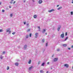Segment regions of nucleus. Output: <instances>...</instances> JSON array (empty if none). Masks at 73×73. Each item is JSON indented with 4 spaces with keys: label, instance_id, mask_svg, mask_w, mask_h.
<instances>
[{
    "label": "nucleus",
    "instance_id": "nucleus-1",
    "mask_svg": "<svg viewBox=\"0 0 73 73\" xmlns=\"http://www.w3.org/2000/svg\"><path fill=\"white\" fill-rule=\"evenodd\" d=\"M61 37L62 38H64V33H63L61 35Z\"/></svg>",
    "mask_w": 73,
    "mask_h": 73
},
{
    "label": "nucleus",
    "instance_id": "nucleus-2",
    "mask_svg": "<svg viewBox=\"0 0 73 73\" xmlns=\"http://www.w3.org/2000/svg\"><path fill=\"white\" fill-rule=\"evenodd\" d=\"M53 11H54V10L53 9H52L51 10H49L48 11L49 12H53Z\"/></svg>",
    "mask_w": 73,
    "mask_h": 73
},
{
    "label": "nucleus",
    "instance_id": "nucleus-3",
    "mask_svg": "<svg viewBox=\"0 0 73 73\" xmlns=\"http://www.w3.org/2000/svg\"><path fill=\"white\" fill-rule=\"evenodd\" d=\"M24 48V49H27V45L25 44V45Z\"/></svg>",
    "mask_w": 73,
    "mask_h": 73
},
{
    "label": "nucleus",
    "instance_id": "nucleus-4",
    "mask_svg": "<svg viewBox=\"0 0 73 73\" xmlns=\"http://www.w3.org/2000/svg\"><path fill=\"white\" fill-rule=\"evenodd\" d=\"M64 66H65V67H66L67 68H68V67H69V65L67 64H64Z\"/></svg>",
    "mask_w": 73,
    "mask_h": 73
},
{
    "label": "nucleus",
    "instance_id": "nucleus-5",
    "mask_svg": "<svg viewBox=\"0 0 73 73\" xmlns=\"http://www.w3.org/2000/svg\"><path fill=\"white\" fill-rule=\"evenodd\" d=\"M58 60V58H55L54 60V62H56V61H57Z\"/></svg>",
    "mask_w": 73,
    "mask_h": 73
},
{
    "label": "nucleus",
    "instance_id": "nucleus-6",
    "mask_svg": "<svg viewBox=\"0 0 73 73\" xmlns=\"http://www.w3.org/2000/svg\"><path fill=\"white\" fill-rule=\"evenodd\" d=\"M42 3V1L41 0H39V4H41Z\"/></svg>",
    "mask_w": 73,
    "mask_h": 73
},
{
    "label": "nucleus",
    "instance_id": "nucleus-7",
    "mask_svg": "<svg viewBox=\"0 0 73 73\" xmlns=\"http://www.w3.org/2000/svg\"><path fill=\"white\" fill-rule=\"evenodd\" d=\"M33 68V66H31L29 68V70H31V69H32Z\"/></svg>",
    "mask_w": 73,
    "mask_h": 73
},
{
    "label": "nucleus",
    "instance_id": "nucleus-8",
    "mask_svg": "<svg viewBox=\"0 0 73 73\" xmlns=\"http://www.w3.org/2000/svg\"><path fill=\"white\" fill-rule=\"evenodd\" d=\"M35 36H35L36 38H37V37L38 36V33H36L35 34Z\"/></svg>",
    "mask_w": 73,
    "mask_h": 73
},
{
    "label": "nucleus",
    "instance_id": "nucleus-9",
    "mask_svg": "<svg viewBox=\"0 0 73 73\" xmlns=\"http://www.w3.org/2000/svg\"><path fill=\"white\" fill-rule=\"evenodd\" d=\"M60 28H61V26H60L59 27H58V28L57 29L58 31H60Z\"/></svg>",
    "mask_w": 73,
    "mask_h": 73
},
{
    "label": "nucleus",
    "instance_id": "nucleus-10",
    "mask_svg": "<svg viewBox=\"0 0 73 73\" xmlns=\"http://www.w3.org/2000/svg\"><path fill=\"white\" fill-rule=\"evenodd\" d=\"M13 1H14V0H11V1L10 2V4H13Z\"/></svg>",
    "mask_w": 73,
    "mask_h": 73
},
{
    "label": "nucleus",
    "instance_id": "nucleus-11",
    "mask_svg": "<svg viewBox=\"0 0 73 73\" xmlns=\"http://www.w3.org/2000/svg\"><path fill=\"white\" fill-rule=\"evenodd\" d=\"M33 17L34 19H36V18H37V15H34Z\"/></svg>",
    "mask_w": 73,
    "mask_h": 73
},
{
    "label": "nucleus",
    "instance_id": "nucleus-12",
    "mask_svg": "<svg viewBox=\"0 0 73 73\" xmlns=\"http://www.w3.org/2000/svg\"><path fill=\"white\" fill-rule=\"evenodd\" d=\"M67 45L66 44H63V46H64V47H65V46H66Z\"/></svg>",
    "mask_w": 73,
    "mask_h": 73
},
{
    "label": "nucleus",
    "instance_id": "nucleus-13",
    "mask_svg": "<svg viewBox=\"0 0 73 73\" xmlns=\"http://www.w3.org/2000/svg\"><path fill=\"white\" fill-rule=\"evenodd\" d=\"M62 7L61 6L60 7H59V8L58 9V10H60V9H62Z\"/></svg>",
    "mask_w": 73,
    "mask_h": 73
},
{
    "label": "nucleus",
    "instance_id": "nucleus-14",
    "mask_svg": "<svg viewBox=\"0 0 73 73\" xmlns=\"http://www.w3.org/2000/svg\"><path fill=\"white\" fill-rule=\"evenodd\" d=\"M46 31V30L45 29H43V30L42 31V33H45V31Z\"/></svg>",
    "mask_w": 73,
    "mask_h": 73
},
{
    "label": "nucleus",
    "instance_id": "nucleus-15",
    "mask_svg": "<svg viewBox=\"0 0 73 73\" xmlns=\"http://www.w3.org/2000/svg\"><path fill=\"white\" fill-rule=\"evenodd\" d=\"M68 37H66L65 39L64 40V41H66V40H68Z\"/></svg>",
    "mask_w": 73,
    "mask_h": 73
},
{
    "label": "nucleus",
    "instance_id": "nucleus-16",
    "mask_svg": "<svg viewBox=\"0 0 73 73\" xmlns=\"http://www.w3.org/2000/svg\"><path fill=\"white\" fill-rule=\"evenodd\" d=\"M15 64L16 66H18L19 65V63H16Z\"/></svg>",
    "mask_w": 73,
    "mask_h": 73
},
{
    "label": "nucleus",
    "instance_id": "nucleus-17",
    "mask_svg": "<svg viewBox=\"0 0 73 73\" xmlns=\"http://www.w3.org/2000/svg\"><path fill=\"white\" fill-rule=\"evenodd\" d=\"M44 64H45V63L44 62L42 64L41 66H44Z\"/></svg>",
    "mask_w": 73,
    "mask_h": 73
},
{
    "label": "nucleus",
    "instance_id": "nucleus-18",
    "mask_svg": "<svg viewBox=\"0 0 73 73\" xmlns=\"http://www.w3.org/2000/svg\"><path fill=\"white\" fill-rule=\"evenodd\" d=\"M9 29H8L6 30V32H8L9 31Z\"/></svg>",
    "mask_w": 73,
    "mask_h": 73
},
{
    "label": "nucleus",
    "instance_id": "nucleus-19",
    "mask_svg": "<svg viewBox=\"0 0 73 73\" xmlns=\"http://www.w3.org/2000/svg\"><path fill=\"white\" fill-rule=\"evenodd\" d=\"M29 23H27V28H28V27H29Z\"/></svg>",
    "mask_w": 73,
    "mask_h": 73
},
{
    "label": "nucleus",
    "instance_id": "nucleus-20",
    "mask_svg": "<svg viewBox=\"0 0 73 73\" xmlns=\"http://www.w3.org/2000/svg\"><path fill=\"white\" fill-rule=\"evenodd\" d=\"M10 17H12L13 16V13L10 14Z\"/></svg>",
    "mask_w": 73,
    "mask_h": 73
},
{
    "label": "nucleus",
    "instance_id": "nucleus-21",
    "mask_svg": "<svg viewBox=\"0 0 73 73\" xmlns=\"http://www.w3.org/2000/svg\"><path fill=\"white\" fill-rule=\"evenodd\" d=\"M40 72L41 73H44V72L43 71V70H40Z\"/></svg>",
    "mask_w": 73,
    "mask_h": 73
},
{
    "label": "nucleus",
    "instance_id": "nucleus-22",
    "mask_svg": "<svg viewBox=\"0 0 73 73\" xmlns=\"http://www.w3.org/2000/svg\"><path fill=\"white\" fill-rule=\"evenodd\" d=\"M31 63V60H30L29 62V64H30Z\"/></svg>",
    "mask_w": 73,
    "mask_h": 73
},
{
    "label": "nucleus",
    "instance_id": "nucleus-23",
    "mask_svg": "<svg viewBox=\"0 0 73 73\" xmlns=\"http://www.w3.org/2000/svg\"><path fill=\"white\" fill-rule=\"evenodd\" d=\"M3 31V29H0V32H2Z\"/></svg>",
    "mask_w": 73,
    "mask_h": 73
},
{
    "label": "nucleus",
    "instance_id": "nucleus-24",
    "mask_svg": "<svg viewBox=\"0 0 73 73\" xmlns=\"http://www.w3.org/2000/svg\"><path fill=\"white\" fill-rule=\"evenodd\" d=\"M9 67L7 66V70H9Z\"/></svg>",
    "mask_w": 73,
    "mask_h": 73
},
{
    "label": "nucleus",
    "instance_id": "nucleus-25",
    "mask_svg": "<svg viewBox=\"0 0 73 73\" xmlns=\"http://www.w3.org/2000/svg\"><path fill=\"white\" fill-rule=\"evenodd\" d=\"M37 28H38V29H39V30H38V31H40V27H38Z\"/></svg>",
    "mask_w": 73,
    "mask_h": 73
},
{
    "label": "nucleus",
    "instance_id": "nucleus-26",
    "mask_svg": "<svg viewBox=\"0 0 73 73\" xmlns=\"http://www.w3.org/2000/svg\"><path fill=\"white\" fill-rule=\"evenodd\" d=\"M31 31V29H27V32H29V31Z\"/></svg>",
    "mask_w": 73,
    "mask_h": 73
},
{
    "label": "nucleus",
    "instance_id": "nucleus-27",
    "mask_svg": "<svg viewBox=\"0 0 73 73\" xmlns=\"http://www.w3.org/2000/svg\"><path fill=\"white\" fill-rule=\"evenodd\" d=\"M29 37L28 35H26V38H28V37Z\"/></svg>",
    "mask_w": 73,
    "mask_h": 73
},
{
    "label": "nucleus",
    "instance_id": "nucleus-28",
    "mask_svg": "<svg viewBox=\"0 0 73 73\" xmlns=\"http://www.w3.org/2000/svg\"><path fill=\"white\" fill-rule=\"evenodd\" d=\"M3 56H1L0 57L1 59H3Z\"/></svg>",
    "mask_w": 73,
    "mask_h": 73
},
{
    "label": "nucleus",
    "instance_id": "nucleus-29",
    "mask_svg": "<svg viewBox=\"0 0 73 73\" xmlns=\"http://www.w3.org/2000/svg\"><path fill=\"white\" fill-rule=\"evenodd\" d=\"M44 41H45V40L43 39L42 40V42H44Z\"/></svg>",
    "mask_w": 73,
    "mask_h": 73
},
{
    "label": "nucleus",
    "instance_id": "nucleus-30",
    "mask_svg": "<svg viewBox=\"0 0 73 73\" xmlns=\"http://www.w3.org/2000/svg\"><path fill=\"white\" fill-rule=\"evenodd\" d=\"M15 33H16L15 32H13L12 33V35H15Z\"/></svg>",
    "mask_w": 73,
    "mask_h": 73
},
{
    "label": "nucleus",
    "instance_id": "nucleus-31",
    "mask_svg": "<svg viewBox=\"0 0 73 73\" xmlns=\"http://www.w3.org/2000/svg\"><path fill=\"white\" fill-rule=\"evenodd\" d=\"M31 36H32V34L30 33V37H31Z\"/></svg>",
    "mask_w": 73,
    "mask_h": 73
},
{
    "label": "nucleus",
    "instance_id": "nucleus-32",
    "mask_svg": "<svg viewBox=\"0 0 73 73\" xmlns=\"http://www.w3.org/2000/svg\"><path fill=\"white\" fill-rule=\"evenodd\" d=\"M60 49H59V48H58L57 49V51H58V52L60 51Z\"/></svg>",
    "mask_w": 73,
    "mask_h": 73
},
{
    "label": "nucleus",
    "instance_id": "nucleus-33",
    "mask_svg": "<svg viewBox=\"0 0 73 73\" xmlns=\"http://www.w3.org/2000/svg\"><path fill=\"white\" fill-rule=\"evenodd\" d=\"M35 54L36 55H37V54L38 53L37 52H35Z\"/></svg>",
    "mask_w": 73,
    "mask_h": 73
},
{
    "label": "nucleus",
    "instance_id": "nucleus-34",
    "mask_svg": "<svg viewBox=\"0 0 73 73\" xmlns=\"http://www.w3.org/2000/svg\"><path fill=\"white\" fill-rule=\"evenodd\" d=\"M6 10H7V11H8V10H9V9L8 8H6Z\"/></svg>",
    "mask_w": 73,
    "mask_h": 73
},
{
    "label": "nucleus",
    "instance_id": "nucleus-35",
    "mask_svg": "<svg viewBox=\"0 0 73 73\" xmlns=\"http://www.w3.org/2000/svg\"><path fill=\"white\" fill-rule=\"evenodd\" d=\"M2 11L3 12H5V10H2Z\"/></svg>",
    "mask_w": 73,
    "mask_h": 73
},
{
    "label": "nucleus",
    "instance_id": "nucleus-36",
    "mask_svg": "<svg viewBox=\"0 0 73 73\" xmlns=\"http://www.w3.org/2000/svg\"><path fill=\"white\" fill-rule=\"evenodd\" d=\"M11 33V31H9V34H10V33Z\"/></svg>",
    "mask_w": 73,
    "mask_h": 73
},
{
    "label": "nucleus",
    "instance_id": "nucleus-37",
    "mask_svg": "<svg viewBox=\"0 0 73 73\" xmlns=\"http://www.w3.org/2000/svg\"><path fill=\"white\" fill-rule=\"evenodd\" d=\"M71 15H73V12L72 11L71 12Z\"/></svg>",
    "mask_w": 73,
    "mask_h": 73
},
{
    "label": "nucleus",
    "instance_id": "nucleus-38",
    "mask_svg": "<svg viewBox=\"0 0 73 73\" xmlns=\"http://www.w3.org/2000/svg\"><path fill=\"white\" fill-rule=\"evenodd\" d=\"M46 46H48V43H46Z\"/></svg>",
    "mask_w": 73,
    "mask_h": 73
},
{
    "label": "nucleus",
    "instance_id": "nucleus-39",
    "mask_svg": "<svg viewBox=\"0 0 73 73\" xmlns=\"http://www.w3.org/2000/svg\"><path fill=\"white\" fill-rule=\"evenodd\" d=\"M40 64V62H39L38 63V65H39Z\"/></svg>",
    "mask_w": 73,
    "mask_h": 73
},
{
    "label": "nucleus",
    "instance_id": "nucleus-40",
    "mask_svg": "<svg viewBox=\"0 0 73 73\" xmlns=\"http://www.w3.org/2000/svg\"><path fill=\"white\" fill-rule=\"evenodd\" d=\"M24 24L25 25V24H26V22H24Z\"/></svg>",
    "mask_w": 73,
    "mask_h": 73
},
{
    "label": "nucleus",
    "instance_id": "nucleus-41",
    "mask_svg": "<svg viewBox=\"0 0 73 73\" xmlns=\"http://www.w3.org/2000/svg\"><path fill=\"white\" fill-rule=\"evenodd\" d=\"M67 33H65V36H67Z\"/></svg>",
    "mask_w": 73,
    "mask_h": 73
},
{
    "label": "nucleus",
    "instance_id": "nucleus-42",
    "mask_svg": "<svg viewBox=\"0 0 73 73\" xmlns=\"http://www.w3.org/2000/svg\"><path fill=\"white\" fill-rule=\"evenodd\" d=\"M5 51H3V54H5Z\"/></svg>",
    "mask_w": 73,
    "mask_h": 73
},
{
    "label": "nucleus",
    "instance_id": "nucleus-43",
    "mask_svg": "<svg viewBox=\"0 0 73 73\" xmlns=\"http://www.w3.org/2000/svg\"><path fill=\"white\" fill-rule=\"evenodd\" d=\"M15 3H16V1H15L13 3V4H14Z\"/></svg>",
    "mask_w": 73,
    "mask_h": 73
},
{
    "label": "nucleus",
    "instance_id": "nucleus-44",
    "mask_svg": "<svg viewBox=\"0 0 73 73\" xmlns=\"http://www.w3.org/2000/svg\"><path fill=\"white\" fill-rule=\"evenodd\" d=\"M68 49H69V50H70V48H68Z\"/></svg>",
    "mask_w": 73,
    "mask_h": 73
},
{
    "label": "nucleus",
    "instance_id": "nucleus-45",
    "mask_svg": "<svg viewBox=\"0 0 73 73\" xmlns=\"http://www.w3.org/2000/svg\"><path fill=\"white\" fill-rule=\"evenodd\" d=\"M71 3H72V4H73V0L72 1V2Z\"/></svg>",
    "mask_w": 73,
    "mask_h": 73
},
{
    "label": "nucleus",
    "instance_id": "nucleus-46",
    "mask_svg": "<svg viewBox=\"0 0 73 73\" xmlns=\"http://www.w3.org/2000/svg\"><path fill=\"white\" fill-rule=\"evenodd\" d=\"M9 8H11V6H9Z\"/></svg>",
    "mask_w": 73,
    "mask_h": 73
},
{
    "label": "nucleus",
    "instance_id": "nucleus-47",
    "mask_svg": "<svg viewBox=\"0 0 73 73\" xmlns=\"http://www.w3.org/2000/svg\"><path fill=\"white\" fill-rule=\"evenodd\" d=\"M71 48H73V45L72 46Z\"/></svg>",
    "mask_w": 73,
    "mask_h": 73
},
{
    "label": "nucleus",
    "instance_id": "nucleus-48",
    "mask_svg": "<svg viewBox=\"0 0 73 73\" xmlns=\"http://www.w3.org/2000/svg\"><path fill=\"white\" fill-rule=\"evenodd\" d=\"M49 64V62H47V64Z\"/></svg>",
    "mask_w": 73,
    "mask_h": 73
},
{
    "label": "nucleus",
    "instance_id": "nucleus-49",
    "mask_svg": "<svg viewBox=\"0 0 73 73\" xmlns=\"http://www.w3.org/2000/svg\"><path fill=\"white\" fill-rule=\"evenodd\" d=\"M59 7V5H57V7Z\"/></svg>",
    "mask_w": 73,
    "mask_h": 73
},
{
    "label": "nucleus",
    "instance_id": "nucleus-50",
    "mask_svg": "<svg viewBox=\"0 0 73 73\" xmlns=\"http://www.w3.org/2000/svg\"><path fill=\"white\" fill-rule=\"evenodd\" d=\"M24 2L25 3V1H24Z\"/></svg>",
    "mask_w": 73,
    "mask_h": 73
},
{
    "label": "nucleus",
    "instance_id": "nucleus-51",
    "mask_svg": "<svg viewBox=\"0 0 73 73\" xmlns=\"http://www.w3.org/2000/svg\"><path fill=\"white\" fill-rule=\"evenodd\" d=\"M48 71H47V72H46V73H48Z\"/></svg>",
    "mask_w": 73,
    "mask_h": 73
},
{
    "label": "nucleus",
    "instance_id": "nucleus-52",
    "mask_svg": "<svg viewBox=\"0 0 73 73\" xmlns=\"http://www.w3.org/2000/svg\"><path fill=\"white\" fill-rule=\"evenodd\" d=\"M45 35H47V33H45Z\"/></svg>",
    "mask_w": 73,
    "mask_h": 73
},
{
    "label": "nucleus",
    "instance_id": "nucleus-53",
    "mask_svg": "<svg viewBox=\"0 0 73 73\" xmlns=\"http://www.w3.org/2000/svg\"><path fill=\"white\" fill-rule=\"evenodd\" d=\"M52 69V67L51 68V70Z\"/></svg>",
    "mask_w": 73,
    "mask_h": 73
},
{
    "label": "nucleus",
    "instance_id": "nucleus-54",
    "mask_svg": "<svg viewBox=\"0 0 73 73\" xmlns=\"http://www.w3.org/2000/svg\"><path fill=\"white\" fill-rule=\"evenodd\" d=\"M1 3H0V5H1Z\"/></svg>",
    "mask_w": 73,
    "mask_h": 73
},
{
    "label": "nucleus",
    "instance_id": "nucleus-55",
    "mask_svg": "<svg viewBox=\"0 0 73 73\" xmlns=\"http://www.w3.org/2000/svg\"><path fill=\"white\" fill-rule=\"evenodd\" d=\"M33 2H34V1H35L33 0Z\"/></svg>",
    "mask_w": 73,
    "mask_h": 73
},
{
    "label": "nucleus",
    "instance_id": "nucleus-56",
    "mask_svg": "<svg viewBox=\"0 0 73 73\" xmlns=\"http://www.w3.org/2000/svg\"><path fill=\"white\" fill-rule=\"evenodd\" d=\"M72 69H73V66L72 67Z\"/></svg>",
    "mask_w": 73,
    "mask_h": 73
},
{
    "label": "nucleus",
    "instance_id": "nucleus-57",
    "mask_svg": "<svg viewBox=\"0 0 73 73\" xmlns=\"http://www.w3.org/2000/svg\"><path fill=\"white\" fill-rule=\"evenodd\" d=\"M52 57H53V56H52Z\"/></svg>",
    "mask_w": 73,
    "mask_h": 73
}]
</instances>
